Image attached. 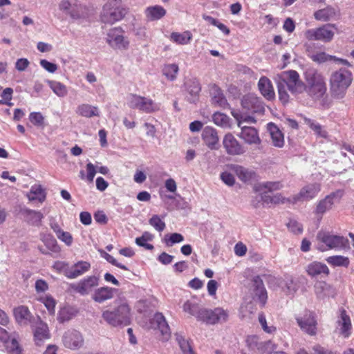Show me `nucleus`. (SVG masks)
Instances as JSON below:
<instances>
[{"label":"nucleus","instance_id":"1","mask_svg":"<svg viewBox=\"0 0 354 354\" xmlns=\"http://www.w3.org/2000/svg\"><path fill=\"white\" fill-rule=\"evenodd\" d=\"M102 317L111 326H126L131 324V309L127 301H122L113 309L103 310Z\"/></svg>","mask_w":354,"mask_h":354},{"label":"nucleus","instance_id":"2","mask_svg":"<svg viewBox=\"0 0 354 354\" xmlns=\"http://www.w3.org/2000/svg\"><path fill=\"white\" fill-rule=\"evenodd\" d=\"M316 241V248L321 252L330 250H340L345 248L348 244L347 239L325 230H320L317 232Z\"/></svg>","mask_w":354,"mask_h":354},{"label":"nucleus","instance_id":"3","mask_svg":"<svg viewBox=\"0 0 354 354\" xmlns=\"http://www.w3.org/2000/svg\"><path fill=\"white\" fill-rule=\"evenodd\" d=\"M232 115L237 122L238 127L241 129L240 133L238 134L239 138L243 140L245 143L250 145L259 146L261 144V140L259 135L258 130L252 127L242 125V114L239 111L232 110Z\"/></svg>","mask_w":354,"mask_h":354},{"label":"nucleus","instance_id":"4","mask_svg":"<svg viewBox=\"0 0 354 354\" xmlns=\"http://www.w3.org/2000/svg\"><path fill=\"white\" fill-rule=\"evenodd\" d=\"M337 27L333 24H326L316 28L308 29L304 32L305 37L309 41H321L325 43L333 40Z\"/></svg>","mask_w":354,"mask_h":354},{"label":"nucleus","instance_id":"5","mask_svg":"<svg viewBox=\"0 0 354 354\" xmlns=\"http://www.w3.org/2000/svg\"><path fill=\"white\" fill-rule=\"evenodd\" d=\"M125 14V9L119 6V2L117 0H111L104 5L101 20L105 24H112L122 19Z\"/></svg>","mask_w":354,"mask_h":354},{"label":"nucleus","instance_id":"6","mask_svg":"<svg viewBox=\"0 0 354 354\" xmlns=\"http://www.w3.org/2000/svg\"><path fill=\"white\" fill-rule=\"evenodd\" d=\"M202 313L201 322L210 325L225 323L229 317V312L221 307L214 309L205 308Z\"/></svg>","mask_w":354,"mask_h":354},{"label":"nucleus","instance_id":"7","mask_svg":"<svg viewBox=\"0 0 354 354\" xmlns=\"http://www.w3.org/2000/svg\"><path fill=\"white\" fill-rule=\"evenodd\" d=\"M127 104L131 109H136L149 113L159 109V105L152 100L136 95H131L127 98Z\"/></svg>","mask_w":354,"mask_h":354},{"label":"nucleus","instance_id":"8","mask_svg":"<svg viewBox=\"0 0 354 354\" xmlns=\"http://www.w3.org/2000/svg\"><path fill=\"white\" fill-rule=\"evenodd\" d=\"M295 319L302 331L311 336L317 334V321L313 312L306 310L303 316H297Z\"/></svg>","mask_w":354,"mask_h":354},{"label":"nucleus","instance_id":"9","mask_svg":"<svg viewBox=\"0 0 354 354\" xmlns=\"http://www.w3.org/2000/svg\"><path fill=\"white\" fill-rule=\"evenodd\" d=\"M353 81L352 73L345 68L334 72L330 79L332 88H347Z\"/></svg>","mask_w":354,"mask_h":354},{"label":"nucleus","instance_id":"10","mask_svg":"<svg viewBox=\"0 0 354 354\" xmlns=\"http://www.w3.org/2000/svg\"><path fill=\"white\" fill-rule=\"evenodd\" d=\"M106 42L114 49L126 50L129 41L123 36L121 28H112L107 33Z\"/></svg>","mask_w":354,"mask_h":354},{"label":"nucleus","instance_id":"11","mask_svg":"<svg viewBox=\"0 0 354 354\" xmlns=\"http://www.w3.org/2000/svg\"><path fill=\"white\" fill-rule=\"evenodd\" d=\"M222 144L226 153L228 155L241 156L245 152V147L231 133H227L224 136Z\"/></svg>","mask_w":354,"mask_h":354},{"label":"nucleus","instance_id":"12","mask_svg":"<svg viewBox=\"0 0 354 354\" xmlns=\"http://www.w3.org/2000/svg\"><path fill=\"white\" fill-rule=\"evenodd\" d=\"M278 88H284L285 84L288 88L299 86L300 83L299 75L296 71L290 70L282 72L275 77Z\"/></svg>","mask_w":354,"mask_h":354},{"label":"nucleus","instance_id":"13","mask_svg":"<svg viewBox=\"0 0 354 354\" xmlns=\"http://www.w3.org/2000/svg\"><path fill=\"white\" fill-rule=\"evenodd\" d=\"M241 106L243 109L254 113H263L265 108L263 102L253 93H248L241 98Z\"/></svg>","mask_w":354,"mask_h":354},{"label":"nucleus","instance_id":"14","mask_svg":"<svg viewBox=\"0 0 354 354\" xmlns=\"http://www.w3.org/2000/svg\"><path fill=\"white\" fill-rule=\"evenodd\" d=\"M250 290L253 295L254 299H257L262 307L264 306L268 295L263 281L259 276H256L252 279Z\"/></svg>","mask_w":354,"mask_h":354},{"label":"nucleus","instance_id":"15","mask_svg":"<svg viewBox=\"0 0 354 354\" xmlns=\"http://www.w3.org/2000/svg\"><path fill=\"white\" fill-rule=\"evenodd\" d=\"M63 345L71 350H76L82 346L84 339L80 334L76 330H68L62 336Z\"/></svg>","mask_w":354,"mask_h":354},{"label":"nucleus","instance_id":"16","mask_svg":"<svg viewBox=\"0 0 354 354\" xmlns=\"http://www.w3.org/2000/svg\"><path fill=\"white\" fill-rule=\"evenodd\" d=\"M150 327L158 330L162 337V340H167L171 336V330L164 315L156 313L150 320Z\"/></svg>","mask_w":354,"mask_h":354},{"label":"nucleus","instance_id":"17","mask_svg":"<svg viewBox=\"0 0 354 354\" xmlns=\"http://www.w3.org/2000/svg\"><path fill=\"white\" fill-rule=\"evenodd\" d=\"M320 185L318 183L308 184L301 189L299 192L292 196V203L299 201H306L314 198L320 192Z\"/></svg>","mask_w":354,"mask_h":354},{"label":"nucleus","instance_id":"18","mask_svg":"<svg viewBox=\"0 0 354 354\" xmlns=\"http://www.w3.org/2000/svg\"><path fill=\"white\" fill-rule=\"evenodd\" d=\"M339 315L336 322V330L344 337H348L352 329L350 317L344 308L339 309Z\"/></svg>","mask_w":354,"mask_h":354},{"label":"nucleus","instance_id":"19","mask_svg":"<svg viewBox=\"0 0 354 354\" xmlns=\"http://www.w3.org/2000/svg\"><path fill=\"white\" fill-rule=\"evenodd\" d=\"M99 284V279L95 276H89L82 280L77 283L73 285V289L80 293L81 295H88L92 289Z\"/></svg>","mask_w":354,"mask_h":354},{"label":"nucleus","instance_id":"20","mask_svg":"<svg viewBox=\"0 0 354 354\" xmlns=\"http://www.w3.org/2000/svg\"><path fill=\"white\" fill-rule=\"evenodd\" d=\"M202 139L206 146L211 150H216L218 149L219 138L217 131L212 127L207 126L202 131Z\"/></svg>","mask_w":354,"mask_h":354},{"label":"nucleus","instance_id":"21","mask_svg":"<svg viewBox=\"0 0 354 354\" xmlns=\"http://www.w3.org/2000/svg\"><path fill=\"white\" fill-rule=\"evenodd\" d=\"M15 321L20 326H27L34 319V317L26 306H19L13 309Z\"/></svg>","mask_w":354,"mask_h":354},{"label":"nucleus","instance_id":"22","mask_svg":"<svg viewBox=\"0 0 354 354\" xmlns=\"http://www.w3.org/2000/svg\"><path fill=\"white\" fill-rule=\"evenodd\" d=\"M340 17V11L338 8L328 6L324 8L319 9L314 12V17L316 20L328 21L332 19H337Z\"/></svg>","mask_w":354,"mask_h":354},{"label":"nucleus","instance_id":"23","mask_svg":"<svg viewBox=\"0 0 354 354\" xmlns=\"http://www.w3.org/2000/svg\"><path fill=\"white\" fill-rule=\"evenodd\" d=\"M90 268L91 263L89 262L80 261L71 267H67L64 274L68 279H75L88 272Z\"/></svg>","mask_w":354,"mask_h":354},{"label":"nucleus","instance_id":"24","mask_svg":"<svg viewBox=\"0 0 354 354\" xmlns=\"http://www.w3.org/2000/svg\"><path fill=\"white\" fill-rule=\"evenodd\" d=\"M39 322L37 323L34 330V340L37 346L41 345L44 341L50 339V334L48 325L44 322L41 321L38 317Z\"/></svg>","mask_w":354,"mask_h":354},{"label":"nucleus","instance_id":"25","mask_svg":"<svg viewBox=\"0 0 354 354\" xmlns=\"http://www.w3.org/2000/svg\"><path fill=\"white\" fill-rule=\"evenodd\" d=\"M267 130L269 132L272 145L277 148H282L284 146V136L279 128L274 123L270 122L267 124Z\"/></svg>","mask_w":354,"mask_h":354},{"label":"nucleus","instance_id":"26","mask_svg":"<svg viewBox=\"0 0 354 354\" xmlns=\"http://www.w3.org/2000/svg\"><path fill=\"white\" fill-rule=\"evenodd\" d=\"M115 289L108 286L96 289L92 296V299L97 303H103L111 299L114 297Z\"/></svg>","mask_w":354,"mask_h":354},{"label":"nucleus","instance_id":"27","mask_svg":"<svg viewBox=\"0 0 354 354\" xmlns=\"http://www.w3.org/2000/svg\"><path fill=\"white\" fill-rule=\"evenodd\" d=\"M228 167L231 171L234 172L238 178L243 182H248L251 180L255 175V173L253 171L241 165L232 164L228 165Z\"/></svg>","mask_w":354,"mask_h":354},{"label":"nucleus","instance_id":"28","mask_svg":"<svg viewBox=\"0 0 354 354\" xmlns=\"http://www.w3.org/2000/svg\"><path fill=\"white\" fill-rule=\"evenodd\" d=\"M315 292L317 297L319 299L333 297L335 295L333 288L324 281H317L315 284Z\"/></svg>","mask_w":354,"mask_h":354},{"label":"nucleus","instance_id":"29","mask_svg":"<svg viewBox=\"0 0 354 354\" xmlns=\"http://www.w3.org/2000/svg\"><path fill=\"white\" fill-rule=\"evenodd\" d=\"M299 115L304 120V124L308 126L316 136L323 138H326L328 137L327 131L320 124L314 120L307 118L303 114H300Z\"/></svg>","mask_w":354,"mask_h":354},{"label":"nucleus","instance_id":"30","mask_svg":"<svg viewBox=\"0 0 354 354\" xmlns=\"http://www.w3.org/2000/svg\"><path fill=\"white\" fill-rule=\"evenodd\" d=\"M166 10L158 5L149 6L145 10V15L148 21L159 20L166 15Z\"/></svg>","mask_w":354,"mask_h":354},{"label":"nucleus","instance_id":"31","mask_svg":"<svg viewBox=\"0 0 354 354\" xmlns=\"http://www.w3.org/2000/svg\"><path fill=\"white\" fill-rule=\"evenodd\" d=\"M23 214L26 221L29 224L34 226L41 225V220L44 218V215L41 212L30 209H24L23 210Z\"/></svg>","mask_w":354,"mask_h":354},{"label":"nucleus","instance_id":"32","mask_svg":"<svg viewBox=\"0 0 354 354\" xmlns=\"http://www.w3.org/2000/svg\"><path fill=\"white\" fill-rule=\"evenodd\" d=\"M307 273L311 277H315L321 274L328 275L330 272L328 268L324 263L313 262L306 267Z\"/></svg>","mask_w":354,"mask_h":354},{"label":"nucleus","instance_id":"33","mask_svg":"<svg viewBox=\"0 0 354 354\" xmlns=\"http://www.w3.org/2000/svg\"><path fill=\"white\" fill-rule=\"evenodd\" d=\"M335 193L326 196L323 200H321L316 207L315 213L317 214H323L326 211L330 209L334 203V198L336 197Z\"/></svg>","mask_w":354,"mask_h":354},{"label":"nucleus","instance_id":"34","mask_svg":"<svg viewBox=\"0 0 354 354\" xmlns=\"http://www.w3.org/2000/svg\"><path fill=\"white\" fill-rule=\"evenodd\" d=\"M27 197L30 201H38L42 203L46 199V193L41 185H32L30 192L27 194Z\"/></svg>","mask_w":354,"mask_h":354},{"label":"nucleus","instance_id":"35","mask_svg":"<svg viewBox=\"0 0 354 354\" xmlns=\"http://www.w3.org/2000/svg\"><path fill=\"white\" fill-rule=\"evenodd\" d=\"M280 286L287 295H293L299 289V284L291 276H286Z\"/></svg>","mask_w":354,"mask_h":354},{"label":"nucleus","instance_id":"36","mask_svg":"<svg viewBox=\"0 0 354 354\" xmlns=\"http://www.w3.org/2000/svg\"><path fill=\"white\" fill-rule=\"evenodd\" d=\"M183 310L191 315L195 317L198 321L201 322L202 311L205 308H202L198 304L192 303L189 301L185 302L183 306Z\"/></svg>","mask_w":354,"mask_h":354},{"label":"nucleus","instance_id":"37","mask_svg":"<svg viewBox=\"0 0 354 354\" xmlns=\"http://www.w3.org/2000/svg\"><path fill=\"white\" fill-rule=\"evenodd\" d=\"M41 240L44 243L48 250L53 254H57L60 252V248L57 244L56 239L50 234H41Z\"/></svg>","mask_w":354,"mask_h":354},{"label":"nucleus","instance_id":"38","mask_svg":"<svg viewBox=\"0 0 354 354\" xmlns=\"http://www.w3.org/2000/svg\"><path fill=\"white\" fill-rule=\"evenodd\" d=\"M76 113L85 118H91L99 115V111L97 106L90 104H82L77 106Z\"/></svg>","mask_w":354,"mask_h":354},{"label":"nucleus","instance_id":"39","mask_svg":"<svg viewBox=\"0 0 354 354\" xmlns=\"http://www.w3.org/2000/svg\"><path fill=\"white\" fill-rule=\"evenodd\" d=\"M192 39V34L189 31H185L182 33L174 32L170 35V39L180 45H187L190 43Z\"/></svg>","mask_w":354,"mask_h":354},{"label":"nucleus","instance_id":"40","mask_svg":"<svg viewBox=\"0 0 354 354\" xmlns=\"http://www.w3.org/2000/svg\"><path fill=\"white\" fill-rule=\"evenodd\" d=\"M306 79L312 86L317 88H325V82L323 77L315 71H310L306 73Z\"/></svg>","mask_w":354,"mask_h":354},{"label":"nucleus","instance_id":"41","mask_svg":"<svg viewBox=\"0 0 354 354\" xmlns=\"http://www.w3.org/2000/svg\"><path fill=\"white\" fill-rule=\"evenodd\" d=\"M175 337L180 348L181 354H195L189 341L181 333H175Z\"/></svg>","mask_w":354,"mask_h":354},{"label":"nucleus","instance_id":"42","mask_svg":"<svg viewBox=\"0 0 354 354\" xmlns=\"http://www.w3.org/2000/svg\"><path fill=\"white\" fill-rule=\"evenodd\" d=\"M326 262L333 267L347 268L350 264L349 259L342 255H334L326 258Z\"/></svg>","mask_w":354,"mask_h":354},{"label":"nucleus","instance_id":"43","mask_svg":"<svg viewBox=\"0 0 354 354\" xmlns=\"http://www.w3.org/2000/svg\"><path fill=\"white\" fill-rule=\"evenodd\" d=\"M212 104L222 109H227L230 106L226 97L221 93V90H214L212 94Z\"/></svg>","mask_w":354,"mask_h":354},{"label":"nucleus","instance_id":"44","mask_svg":"<svg viewBox=\"0 0 354 354\" xmlns=\"http://www.w3.org/2000/svg\"><path fill=\"white\" fill-rule=\"evenodd\" d=\"M76 310L71 307H64L62 308L58 315V320L63 323L71 319L76 315Z\"/></svg>","mask_w":354,"mask_h":354},{"label":"nucleus","instance_id":"45","mask_svg":"<svg viewBox=\"0 0 354 354\" xmlns=\"http://www.w3.org/2000/svg\"><path fill=\"white\" fill-rule=\"evenodd\" d=\"M212 120L214 123L223 128L227 127L229 126V117L221 112H216L212 115Z\"/></svg>","mask_w":354,"mask_h":354},{"label":"nucleus","instance_id":"46","mask_svg":"<svg viewBox=\"0 0 354 354\" xmlns=\"http://www.w3.org/2000/svg\"><path fill=\"white\" fill-rule=\"evenodd\" d=\"M178 72V66L176 64L165 65L162 73L163 75L169 80H174Z\"/></svg>","mask_w":354,"mask_h":354},{"label":"nucleus","instance_id":"47","mask_svg":"<svg viewBox=\"0 0 354 354\" xmlns=\"http://www.w3.org/2000/svg\"><path fill=\"white\" fill-rule=\"evenodd\" d=\"M255 346L261 354H270L277 348L276 344L271 341L257 343Z\"/></svg>","mask_w":354,"mask_h":354},{"label":"nucleus","instance_id":"48","mask_svg":"<svg viewBox=\"0 0 354 354\" xmlns=\"http://www.w3.org/2000/svg\"><path fill=\"white\" fill-rule=\"evenodd\" d=\"M184 241V237L179 233H172L167 234L165 236V242L167 246H172L174 244L180 243Z\"/></svg>","mask_w":354,"mask_h":354},{"label":"nucleus","instance_id":"49","mask_svg":"<svg viewBox=\"0 0 354 354\" xmlns=\"http://www.w3.org/2000/svg\"><path fill=\"white\" fill-rule=\"evenodd\" d=\"M151 239V235L148 232H145L140 237L136 239V243L147 250H151L153 246L151 244L147 243V241Z\"/></svg>","mask_w":354,"mask_h":354},{"label":"nucleus","instance_id":"50","mask_svg":"<svg viewBox=\"0 0 354 354\" xmlns=\"http://www.w3.org/2000/svg\"><path fill=\"white\" fill-rule=\"evenodd\" d=\"M311 59L318 64L332 61L335 56L326 54L325 52H319L310 56Z\"/></svg>","mask_w":354,"mask_h":354},{"label":"nucleus","instance_id":"51","mask_svg":"<svg viewBox=\"0 0 354 354\" xmlns=\"http://www.w3.org/2000/svg\"><path fill=\"white\" fill-rule=\"evenodd\" d=\"M149 223L158 232H162L165 228V223L158 215L152 216L149 220Z\"/></svg>","mask_w":354,"mask_h":354},{"label":"nucleus","instance_id":"52","mask_svg":"<svg viewBox=\"0 0 354 354\" xmlns=\"http://www.w3.org/2000/svg\"><path fill=\"white\" fill-rule=\"evenodd\" d=\"M30 122L37 127H44V118L40 112H32L29 115Z\"/></svg>","mask_w":354,"mask_h":354},{"label":"nucleus","instance_id":"53","mask_svg":"<svg viewBox=\"0 0 354 354\" xmlns=\"http://www.w3.org/2000/svg\"><path fill=\"white\" fill-rule=\"evenodd\" d=\"M259 322L262 328L263 329V330L266 333L272 334L276 331V328L274 326H268L267 325L266 317L263 314L261 313V314L259 315Z\"/></svg>","mask_w":354,"mask_h":354},{"label":"nucleus","instance_id":"54","mask_svg":"<svg viewBox=\"0 0 354 354\" xmlns=\"http://www.w3.org/2000/svg\"><path fill=\"white\" fill-rule=\"evenodd\" d=\"M72 6L68 0H62L59 3V9L66 15H69L71 17H74L71 11Z\"/></svg>","mask_w":354,"mask_h":354},{"label":"nucleus","instance_id":"55","mask_svg":"<svg viewBox=\"0 0 354 354\" xmlns=\"http://www.w3.org/2000/svg\"><path fill=\"white\" fill-rule=\"evenodd\" d=\"M41 301L44 303V304L50 313H54L55 307V301L52 297L46 296L43 298H41Z\"/></svg>","mask_w":354,"mask_h":354},{"label":"nucleus","instance_id":"56","mask_svg":"<svg viewBox=\"0 0 354 354\" xmlns=\"http://www.w3.org/2000/svg\"><path fill=\"white\" fill-rule=\"evenodd\" d=\"M102 255L109 263H111L112 265H113L118 268H120L122 270H128V268H127V266H125L124 265H122L121 263H119L116 261V259L113 257H112L111 254L104 252L102 253Z\"/></svg>","mask_w":354,"mask_h":354},{"label":"nucleus","instance_id":"57","mask_svg":"<svg viewBox=\"0 0 354 354\" xmlns=\"http://www.w3.org/2000/svg\"><path fill=\"white\" fill-rule=\"evenodd\" d=\"M287 227L292 232L299 234L302 232V226L295 220H290L287 223Z\"/></svg>","mask_w":354,"mask_h":354},{"label":"nucleus","instance_id":"58","mask_svg":"<svg viewBox=\"0 0 354 354\" xmlns=\"http://www.w3.org/2000/svg\"><path fill=\"white\" fill-rule=\"evenodd\" d=\"M263 187L272 192L281 189L283 187V185L280 182H267L263 184Z\"/></svg>","mask_w":354,"mask_h":354},{"label":"nucleus","instance_id":"59","mask_svg":"<svg viewBox=\"0 0 354 354\" xmlns=\"http://www.w3.org/2000/svg\"><path fill=\"white\" fill-rule=\"evenodd\" d=\"M9 351L11 354H21L22 348L15 339H12L8 346Z\"/></svg>","mask_w":354,"mask_h":354},{"label":"nucleus","instance_id":"60","mask_svg":"<svg viewBox=\"0 0 354 354\" xmlns=\"http://www.w3.org/2000/svg\"><path fill=\"white\" fill-rule=\"evenodd\" d=\"M221 178L228 186H232L235 183L234 176L227 171L223 172L221 174Z\"/></svg>","mask_w":354,"mask_h":354},{"label":"nucleus","instance_id":"61","mask_svg":"<svg viewBox=\"0 0 354 354\" xmlns=\"http://www.w3.org/2000/svg\"><path fill=\"white\" fill-rule=\"evenodd\" d=\"M40 65L49 73H54L57 69V66L55 64L50 62L46 59H41Z\"/></svg>","mask_w":354,"mask_h":354},{"label":"nucleus","instance_id":"62","mask_svg":"<svg viewBox=\"0 0 354 354\" xmlns=\"http://www.w3.org/2000/svg\"><path fill=\"white\" fill-rule=\"evenodd\" d=\"M86 179L88 182L91 183L93 181L94 177L96 174L95 167L91 162H88L86 165Z\"/></svg>","mask_w":354,"mask_h":354},{"label":"nucleus","instance_id":"63","mask_svg":"<svg viewBox=\"0 0 354 354\" xmlns=\"http://www.w3.org/2000/svg\"><path fill=\"white\" fill-rule=\"evenodd\" d=\"M57 238L61 241L64 242L67 245H71L73 242L72 236L69 232L61 231V233H59L57 235Z\"/></svg>","mask_w":354,"mask_h":354},{"label":"nucleus","instance_id":"64","mask_svg":"<svg viewBox=\"0 0 354 354\" xmlns=\"http://www.w3.org/2000/svg\"><path fill=\"white\" fill-rule=\"evenodd\" d=\"M174 257L170 254H168L166 252H162L158 257V260L164 265H168L171 263L174 259Z\"/></svg>","mask_w":354,"mask_h":354}]
</instances>
